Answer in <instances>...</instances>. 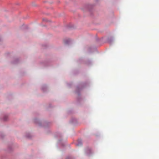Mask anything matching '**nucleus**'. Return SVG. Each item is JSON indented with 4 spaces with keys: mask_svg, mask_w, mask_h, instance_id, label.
<instances>
[{
    "mask_svg": "<svg viewBox=\"0 0 159 159\" xmlns=\"http://www.w3.org/2000/svg\"><path fill=\"white\" fill-rule=\"evenodd\" d=\"M81 144V143L80 144V143L78 144V145H80V144Z\"/></svg>",
    "mask_w": 159,
    "mask_h": 159,
    "instance_id": "nucleus-1",
    "label": "nucleus"
}]
</instances>
